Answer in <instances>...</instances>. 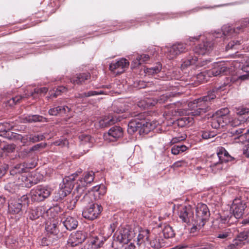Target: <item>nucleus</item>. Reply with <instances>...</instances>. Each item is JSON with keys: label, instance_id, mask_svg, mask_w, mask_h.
I'll return each instance as SVG.
<instances>
[{"label": "nucleus", "instance_id": "864d4df0", "mask_svg": "<svg viewBox=\"0 0 249 249\" xmlns=\"http://www.w3.org/2000/svg\"><path fill=\"white\" fill-rule=\"evenodd\" d=\"M3 149L7 153L12 152L15 149V145L13 144H7L3 147Z\"/></svg>", "mask_w": 249, "mask_h": 249}, {"label": "nucleus", "instance_id": "bb28decb", "mask_svg": "<svg viewBox=\"0 0 249 249\" xmlns=\"http://www.w3.org/2000/svg\"><path fill=\"white\" fill-rule=\"evenodd\" d=\"M63 223L66 229L69 231L76 229L78 225V221L71 216L66 217Z\"/></svg>", "mask_w": 249, "mask_h": 249}, {"label": "nucleus", "instance_id": "338daca9", "mask_svg": "<svg viewBox=\"0 0 249 249\" xmlns=\"http://www.w3.org/2000/svg\"><path fill=\"white\" fill-rule=\"evenodd\" d=\"M244 154L247 157H249V142H247L244 148Z\"/></svg>", "mask_w": 249, "mask_h": 249}, {"label": "nucleus", "instance_id": "bf43d9fd", "mask_svg": "<svg viewBox=\"0 0 249 249\" xmlns=\"http://www.w3.org/2000/svg\"><path fill=\"white\" fill-rule=\"evenodd\" d=\"M231 234V232L228 231H224L222 232L219 233L217 236V237L221 239H226L228 236H229Z\"/></svg>", "mask_w": 249, "mask_h": 249}, {"label": "nucleus", "instance_id": "0e129e2a", "mask_svg": "<svg viewBox=\"0 0 249 249\" xmlns=\"http://www.w3.org/2000/svg\"><path fill=\"white\" fill-rule=\"evenodd\" d=\"M125 110V108L121 106L120 107H114V111L117 113H122Z\"/></svg>", "mask_w": 249, "mask_h": 249}, {"label": "nucleus", "instance_id": "2f4dec72", "mask_svg": "<svg viewBox=\"0 0 249 249\" xmlns=\"http://www.w3.org/2000/svg\"><path fill=\"white\" fill-rule=\"evenodd\" d=\"M128 235L125 233H123L122 231H121L117 235L116 239H115L112 243V247H114V244L117 242L121 244H125L128 243Z\"/></svg>", "mask_w": 249, "mask_h": 249}, {"label": "nucleus", "instance_id": "9b49d317", "mask_svg": "<svg viewBox=\"0 0 249 249\" xmlns=\"http://www.w3.org/2000/svg\"><path fill=\"white\" fill-rule=\"evenodd\" d=\"M247 206L245 202L241 198H235L232 202L231 207V211L234 217L238 219L241 218L244 213Z\"/></svg>", "mask_w": 249, "mask_h": 249}, {"label": "nucleus", "instance_id": "603ef678", "mask_svg": "<svg viewBox=\"0 0 249 249\" xmlns=\"http://www.w3.org/2000/svg\"><path fill=\"white\" fill-rule=\"evenodd\" d=\"M201 136L202 138L204 140L212 139L214 136L213 133L207 131H202Z\"/></svg>", "mask_w": 249, "mask_h": 249}, {"label": "nucleus", "instance_id": "8fccbe9b", "mask_svg": "<svg viewBox=\"0 0 249 249\" xmlns=\"http://www.w3.org/2000/svg\"><path fill=\"white\" fill-rule=\"evenodd\" d=\"M21 99V96H16L15 97H12L9 100L7 101L6 104L7 106L12 107L14 105H15L17 103L19 102V101Z\"/></svg>", "mask_w": 249, "mask_h": 249}, {"label": "nucleus", "instance_id": "4c0bfd02", "mask_svg": "<svg viewBox=\"0 0 249 249\" xmlns=\"http://www.w3.org/2000/svg\"><path fill=\"white\" fill-rule=\"evenodd\" d=\"M178 123L181 126L190 125L193 124V118L190 116H185L179 120Z\"/></svg>", "mask_w": 249, "mask_h": 249}, {"label": "nucleus", "instance_id": "20e7f679", "mask_svg": "<svg viewBox=\"0 0 249 249\" xmlns=\"http://www.w3.org/2000/svg\"><path fill=\"white\" fill-rule=\"evenodd\" d=\"M234 160L235 158L231 156L224 147H219L217 150V156L213 158L210 167L213 172L216 173L218 171L222 169L223 163Z\"/></svg>", "mask_w": 249, "mask_h": 249}, {"label": "nucleus", "instance_id": "f03ea898", "mask_svg": "<svg viewBox=\"0 0 249 249\" xmlns=\"http://www.w3.org/2000/svg\"><path fill=\"white\" fill-rule=\"evenodd\" d=\"M94 173L91 171L85 172L84 174L83 177L80 178L76 182V187L75 190L77 192V195L75 196L74 198L67 199V208L69 210H72L75 206V204L80 198V195L82 194L86 186L90 184L94 180Z\"/></svg>", "mask_w": 249, "mask_h": 249}, {"label": "nucleus", "instance_id": "4d7b16f0", "mask_svg": "<svg viewBox=\"0 0 249 249\" xmlns=\"http://www.w3.org/2000/svg\"><path fill=\"white\" fill-rule=\"evenodd\" d=\"M142 64V61L141 59V57H140L139 55H138L137 56L136 59L133 61L132 64V67L133 68H135V67L139 66V65H140Z\"/></svg>", "mask_w": 249, "mask_h": 249}, {"label": "nucleus", "instance_id": "412c9836", "mask_svg": "<svg viewBox=\"0 0 249 249\" xmlns=\"http://www.w3.org/2000/svg\"><path fill=\"white\" fill-rule=\"evenodd\" d=\"M193 212L190 206L184 207L180 211L179 216L185 223L193 220Z\"/></svg>", "mask_w": 249, "mask_h": 249}, {"label": "nucleus", "instance_id": "f704fd0d", "mask_svg": "<svg viewBox=\"0 0 249 249\" xmlns=\"http://www.w3.org/2000/svg\"><path fill=\"white\" fill-rule=\"evenodd\" d=\"M230 133L232 136H237V137H239L243 133H244L245 134L249 133V127L247 129L241 127L237 129H232L231 130Z\"/></svg>", "mask_w": 249, "mask_h": 249}, {"label": "nucleus", "instance_id": "dca6fc26", "mask_svg": "<svg viewBox=\"0 0 249 249\" xmlns=\"http://www.w3.org/2000/svg\"><path fill=\"white\" fill-rule=\"evenodd\" d=\"M123 136V130L119 126H114L108 131L107 135H105V139H108L110 141H115Z\"/></svg>", "mask_w": 249, "mask_h": 249}, {"label": "nucleus", "instance_id": "c756f323", "mask_svg": "<svg viewBox=\"0 0 249 249\" xmlns=\"http://www.w3.org/2000/svg\"><path fill=\"white\" fill-rule=\"evenodd\" d=\"M58 222L54 220L48 221L46 223L45 229L46 231L51 234H56L58 232L57 228Z\"/></svg>", "mask_w": 249, "mask_h": 249}, {"label": "nucleus", "instance_id": "e433bc0d", "mask_svg": "<svg viewBox=\"0 0 249 249\" xmlns=\"http://www.w3.org/2000/svg\"><path fill=\"white\" fill-rule=\"evenodd\" d=\"M187 147L184 145H175L171 149V152L176 155L185 151Z\"/></svg>", "mask_w": 249, "mask_h": 249}, {"label": "nucleus", "instance_id": "f257e3e1", "mask_svg": "<svg viewBox=\"0 0 249 249\" xmlns=\"http://www.w3.org/2000/svg\"><path fill=\"white\" fill-rule=\"evenodd\" d=\"M228 83H223L221 85L216 86L208 92L207 95L190 102L188 106V114L192 116H198L207 112L210 108L212 101L214 99L219 92L226 89L224 86Z\"/></svg>", "mask_w": 249, "mask_h": 249}, {"label": "nucleus", "instance_id": "72a5a7b5", "mask_svg": "<svg viewBox=\"0 0 249 249\" xmlns=\"http://www.w3.org/2000/svg\"><path fill=\"white\" fill-rule=\"evenodd\" d=\"M165 238H169L174 236L175 233L172 228L169 225H166L162 230Z\"/></svg>", "mask_w": 249, "mask_h": 249}, {"label": "nucleus", "instance_id": "052dcab7", "mask_svg": "<svg viewBox=\"0 0 249 249\" xmlns=\"http://www.w3.org/2000/svg\"><path fill=\"white\" fill-rule=\"evenodd\" d=\"M185 164V162L183 160L178 161L175 162L172 166V167L175 169L177 168L181 167Z\"/></svg>", "mask_w": 249, "mask_h": 249}, {"label": "nucleus", "instance_id": "0eeeda50", "mask_svg": "<svg viewBox=\"0 0 249 249\" xmlns=\"http://www.w3.org/2000/svg\"><path fill=\"white\" fill-rule=\"evenodd\" d=\"M196 225L200 228L202 227L209 219L210 213L207 206L203 203H198L196 209Z\"/></svg>", "mask_w": 249, "mask_h": 249}, {"label": "nucleus", "instance_id": "7c9ffc66", "mask_svg": "<svg viewBox=\"0 0 249 249\" xmlns=\"http://www.w3.org/2000/svg\"><path fill=\"white\" fill-rule=\"evenodd\" d=\"M249 78V73H247L246 74L240 75L239 76H230L226 77V81L224 83H228V84H226L224 86V88L226 89V87H230L231 85V83H233L236 82L238 80H245Z\"/></svg>", "mask_w": 249, "mask_h": 249}, {"label": "nucleus", "instance_id": "4be33fe9", "mask_svg": "<svg viewBox=\"0 0 249 249\" xmlns=\"http://www.w3.org/2000/svg\"><path fill=\"white\" fill-rule=\"evenodd\" d=\"M31 168V167L28 166L25 163L18 164L11 169L10 174L13 176H16V178H18L20 175L27 172L29 168Z\"/></svg>", "mask_w": 249, "mask_h": 249}, {"label": "nucleus", "instance_id": "5701e85b", "mask_svg": "<svg viewBox=\"0 0 249 249\" xmlns=\"http://www.w3.org/2000/svg\"><path fill=\"white\" fill-rule=\"evenodd\" d=\"M80 143V146L83 149L86 153L89 151V148L92 147V140L90 136L85 134H81L79 136Z\"/></svg>", "mask_w": 249, "mask_h": 249}, {"label": "nucleus", "instance_id": "4468645a", "mask_svg": "<svg viewBox=\"0 0 249 249\" xmlns=\"http://www.w3.org/2000/svg\"><path fill=\"white\" fill-rule=\"evenodd\" d=\"M129 65V62L127 59L122 58L118 60L113 61L109 65V70L120 74L124 71L125 68L128 67Z\"/></svg>", "mask_w": 249, "mask_h": 249}, {"label": "nucleus", "instance_id": "13d9d810", "mask_svg": "<svg viewBox=\"0 0 249 249\" xmlns=\"http://www.w3.org/2000/svg\"><path fill=\"white\" fill-rule=\"evenodd\" d=\"M211 126L212 127L215 129H218L220 127V126L218 123V121L217 120L214 115L213 116L212 121L211 122Z\"/></svg>", "mask_w": 249, "mask_h": 249}, {"label": "nucleus", "instance_id": "c85d7f7f", "mask_svg": "<svg viewBox=\"0 0 249 249\" xmlns=\"http://www.w3.org/2000/svg\"><path fill=\"white\" fill-rule=\"evenodd\" d=\"M22 207V204L19 202V200L12 201L9 204V212L13 214L18 213L21 211Z\"/></svg>", "mask_w": 249, "mask_h": 249}, {"label": "nucleus", "instance_id": "de8ad7c7", "mask_svg": "<svg viewBox=\"0 0 249 249\" xmlns=\"http://www.w3.org/2000/svg\"><path fill=\"white\" fill-rule=\"evenodd\" d=\"M58 112V115L63 116V115L71 111V108L67 106H57L56 107Z\"/></svg>", "mask_w": 249, "mask_h": 249}, {"label": "nucleus", "instance_id": "1a4fd4ad", "mask_svg": "<svg viewBox=\"0 0 249 249\" xmlns=\"http://www.w3.org/2000/svg\"><path fill=\"white\" fill-rule=\"evenodd\" d=\"M75 176L71 175L63 178L62 183L60 184V189L58 192V197L57 200L62 199L69 194L74 187Z\"/></svg>", "mask_w": 249, "mask_h": 249}, {"label": "nucleus", "instance_id": "37998d69", "mask_svg": "<svg viewBox=\"0 0 249 249\" xmlns=\"http://www.w3.org/2000/svg\"><path fill=\"white\" fill-rule=\"evenodd\" d=\"M48 90V89L46 87H43L41 88H36L34 89V92L31 93V96L34 98L36 97L37 95H41L42 94H45Z\"/></svg>", "mask_w": 249, "mask_h": 249}, {"label": "nucleus", "instance_id": "473e14b6", "mask_svg": "<svg viewBox=\"0 0 249 249\" xmlns=\"http://www.w3.org/2000/svg\"><path fill=\"white\" fill-rule=\"evenodd\" d=\"M19 187L17 181L16 183L15 182H10L5 185L4 188L7 192L13 194L18 189Z\"/></svg>", "mask_w": 249, "mask_h": 249}, {"label": "nucleus", "instance_id": "cd10ccee", "mask_svg": "<svg viewBox=\"0 0 249 249\" xmlns=\"http://www.w3.org/2000/svg\"><path fill=\"white\" fill-rule=\"evenodd\" d=\"M245 241L249 242V232L248 231H243L239 233L236 238L234 240L233 245L234 246H239Z\"/></svg>", "mask_w": 249, "mask_h": 249}, {"label": "nucleus", "instance_id": "aec40b11", "mask_svg": "<svg viewBox=\"0 0 249 249\" xmlns=\"http://www.w3.org/2000/svg\"><path fill=\"white\" fill-rule=\"evenodd\" d=\"M86 237L82 231H77L74 233L71 234L68 243L71 246L75 247L82 243L85 240Z\"/></svg>", "mask_w": 249, "mask_h": 249}, {"label": "nucleus", "instance_id": "58836bf2", "mask_svg": "<svg viewBox=\"0 0 249 249\" xmlns=\"http://www.w3.org/2000/svg\"><path fill=\"white\" fill-rule=\"evenodd\" d=\"M241 40H232L228 43L226 47L227 51L230 50H237L241 45Z\"/></svg>", "mask_w": 249, "mask_h": 249}, {"label": "nucleus", "instance_id": "f3484780", "mask_svg": "<svg viewBox=\"0 0 249 249\" xmlns=\"http://www.w3.org/2000/svg\"><path fill=\"white\" fill-rule=\"evenodd\" d=\"M214 43L210 41H204L197 46L194 49V53L203 55L211 51L213 48Z\"/></svg>", "mask_w": 249, "mask_h": 249}, {"label": "nucleus", "instance_id": "39448f33", "mask_svg": "<svg viewBox=\"0 0 249 249\" xmlns=\"http://www.w3.org/2000/svg\"><path fill=\"white\" fill-rule=\"evenodd\" d=\"M249 27V18L242 19L239 21L234 28L229 25H224L222 27V33H216L213 35L215 39L219 38L222 35L226 36L231 35L233 33H239L245 31L246 28Z\"/></svg>", "mask_w": 249, "mask_h": 249}, {"label": "nucleus", "instance_id": "b1692460", "mask_svg": "<svg viewBox=\"0 0 249 249\" xmlns=\"http://www.w3.org/2000/svg\"><path fill=\"white\" fill-rule=\"evenodd\" d=\"M119 121L120 120L116 116L113 117L111 115H108L100 119L99 121V125L101 128L107 127Z\"/></svg>", "mask_w": 249, "mask_h": 249}, {"label": "nucleus", "instance_id": "a878e982", "mask_svg": "<svg viewBox=\"0 0 249 249\" xmlns=\"http://www.w3.org/2000/svg\"><path fill=\"white\" fill-rule=\"evenodd\" d=\"M90 74L89 72L79 73L76 75L75 77L70 79L71 82L74 84H81L86 80L89 79Z\"/></svg>", "mask_w": 249, "mask_h": 249}, {"label": "nucleus", "instance_id": "ddd939ff", "mask_svg": "<svg viewBox=\"0 0 249 249\" xmlns=\"http://www.w3.org/2000/svg\"><path fill=\"white\" fill-rule=\"evenodd\" d=\"M186 44L183 43H177L168 48L166 52L167 57L169 59L175 58L177 55L187 51Z\"/></svg>", "mask_w": 249, "mask_h": 249}, {"label": "nucleus", "instance_id": "e2e57ef3", "mask_svg": "<svg viewBox=\"0 0 249 249\" xmlns=\"http://www.w3.org/2000/svg\"><path fill=\"white\" fill-rule=\"evenodd\" d=\"M141 57V59L142 63H146L150 59V57L148 55L146 54H143L139 55Z\"/></svg>", "mask_w": 249, "mask_h": 249}, {"label": "nucleus", "instance_id": "79ce46f5", "mask_svg": "<svg viewBox=\"0 0 249 249\" xmlns=\"http://www.w3.org/2000/svg\"><path fill=\"white\" fill-rule=\"evenodd\" d=\"M235 112L238 117L241 118L242 116L249 114V108L244 107H239L235 108Z\"/></svg>", "mask_w": 249, "mask_h": 249}, {"label": "nucleus", "instance_id": "c03bdc74", "mask_svg": "<svg viewBox=\"0 0 249 249\" xmlns=\"http://www.w3.org/2000/svg\"><path fill=\"white\" fill-rule=\"evenodd\" d=\"M161 69V65L160 63H159L155 67L147 68L146 72L149 74L158 73L160 71Z\"/></svg>", "mask_w": 249, "mask_h": 249}, {"label": "nucleus", "instance_id": "393cba45", "mask_svg": "<svg viewBox=\"0 0 249 249\" xmlns=\"http://www.w3.org/2000/svg\"><path fill=\"white\" fill-rule=\"evenodd\" d=\"M198 60V56L195 55L194 53H192L186 58L182 60L181 68L183 70L191 65L195 64Z\"/></svg>", "mask_w": 249, "mask_h": 249}, {"label": "nucleus", "instance_id": "ea45409f", "mask_svg": "<svg viewBox=\"0 0 249 249\" xmlns=\"http://www.w3.org/2000/svg\"><path fill=\"white\" fill-rule=\"evenodd\" d=\"M14 127V125L9 123H0V132H6L12 130Z\"/></svg>", "mask_w": 249, "mask_h": 249}, {"label": "nucleus", "instance_id": "a19ab883", "mask_svg": "<svg viewBox=\"0 0 249 249\" xmlns=\"http://www.w3.org/2000/svg\"><path fill=\"white\" fill-rule=\"evenodd\" d=\"M243 122H244V120L242 118L239 117L234 118L231 121L229 120L228 124L230 126L235 127L240 126L243 123Z\"/></svg>", "mask_w": 249, "mask_h": 249}, {"label": "nucleus", "instance_id": "a18cd8bd", "mask_svg": "<svg viewBox=\"0 0 249 249\" xmlns=\"http://www.w3.org/2000/svg\"><path fill=\"white\" fill-rule=\"evenodd\" d=\"M43 119L42 116L37 115H29L26 117L27 121L29 123L41 122L42 121Z\"/></svg>", "mask_w": 249, "mask_h": 249}, {"label": "nucleus", "instance_id": "2eb2a0df", "mask_svg": "<svg viewBox=\"0 0 249 249\" xmlns=\"http://www.w3.org/2000/svg\"><path fill=\"white\" fill-rule=\"evenodd\" d=\"M230 73V70L223 63H216L213 68L208 71L207 74L209 77L217 76Z\"/></svg>", "mask_w": 249, "mask_h": 249}, {"label": "nucleus", "instance_id": "9d476101", "mask_svg": "<svg viewBox=\"0 0 249 249\" xmlns=\"http://www.w3.org/2000/svg\"><path fill=\"white\" fill-rule=\"evenodd\" d=\"M102 207L97 203H92L86 207L82 212L83 216L89 220L96 219L101 213Z\"/></svg>", "mask_w": 249, "mask_h": 249}, {"label": "nucleus", "instance_id": "6e6552de", "mask_svg": "<svg viewBox=\"0 0 249 249\" xmlns=\"http://www.w3.org/2000/svg\"><path fill=\"white\" fill-rule=\"evenodd\" d=\"M38 176L39 174L36 172L31 174L25 172L18 177L17 182L19 186L29 188L40 181L41 178H38Z\"/></svg>", "mask_w": 249, "mask_h": 249}, {"label": "nucleus", "instance_id": "a211bd4d", "mask_svg": "<svg viewBox=\"0 0 249 249\" xmlns=\"http://www.w3.org/2000/svg\"><path fill=\"white\" fill-rule=\"evenodd\" d=\"M170 97L171 94L169 93H166L160 95L158 99H156V100H153V102H151L150 100L145 101H143L142 102H141L138 105L139 107L142 106L144 107H148L149 106H154L155 104L158 102L160 104L165 103L167 101Z\"/></svg>", "mask_w": 249, "mask_h": 249}, {"label": "nucleus", "instance_id": "423d86ee", "mask_svg": "<svg viewBox=\"0 0 249 249\" xmlns=\"http://www.w3.org/2000/svg\"><path fill=\"white\" fill-rule=\"evenodd\" d=\"M51 193V189L48 186L38 185L31 190V199L33 202L43 201L50 196Z\"/></svg>", "mask_w": 249, "mask_h": 249}, {"label": "nucleus", "instance_id": "5fc2aeb1", "mask_svg": "<svg viewBox=\"0 0 249 249\" xmlns=\"http://www.w3.org/2000/svg\"><path fill=\"white\" fill-rule=\"evenodd\" d=\"M46 146V143H38V144H37L33 146L30 149V151H37L40 148H43L45 147Z\"/></svg>", "mask_w": 249, "mask_h": 249}, {"label": "nucleus", "instance_id": "3c124183", "mask_svg": "<svg viewBox=\"0 0 249 249\" xmlns=\"http://www.w3.org/2000/svg\"><path fill=\"white\" fill-rule=\"evenodd\" d=\"M229 113V109L227 107L223 108L218 110L215 115L221 117H228V115Z\"/></svg>", "mask_w": 249, "mask_h": 249}, {"label": "nucleus", "instance_id": "69168bd1", "mask_svg": "<svg viewBox=\"0 0 249 249\" xmlns=\"http://www.w3.org/2000/svg\"><path fill=\"white\" fill-rule=\"evenodd\" d=\"M48 112L50 115L53 116H57L58 115V112H57L56 107L50 109Z\"/></svg>", "mask_w": 249, "mask_h": 249}, {"label": "nucleus", "instance_id": "c9c22d12", "mask_svg": "<svg viewBox=\"0 0 249 249\" xmlns=\"http://www.w3.org/2000/svg\"><path fill=\"white\" fill-rule=\"evenodd\" d=\"M230 133L232 136H237V137H239L243 133H244L245 134L249 133V127L247 129L241 127L237 129H232L231 130Z\"/></svg>", "mask_w": 249, "mask_h": 249}, {"label": "nucleus", "instance_id": "680f3d73", "mask_svg": "<svg viewBox=\"0 0 249 249\" xmlns=\"http://www.w3.org/2000/svg\"><path fill=\"white\" fill-rule=\"evenodd\" d=\"M55 145L64 146L68 144V142L67 140H59L54 142Z\"/></svg>", "mask_w": 249, "mask_h": 249}, {"label": "nucleus", "instance_id": "6e6d98bb", "mask_svg": "<svg viewBox=\"0 0 249 249\" xmlns=\"http://www.w3.org/2000/svg\"><path fill=\"white\" fill-rule=\"evenodd\" d=\"M19 137L21 140V142L23 143L24 145L29 144L30 142L29 135H26L23 136H19Z\"/></svg>", "mask_w": 249, "mask_h": 249}, {"label": "nucleus", "instance_id": "6ab92c4d", "mask_svg": "<svg viewBox=\"0 0 249 249\" xmlns=\"http://www.w3.org/2000/svg\"><path fill=\"white\" fill-rule=\"evenodd\" d=\"M143 243H149L151 246L155 248L160 247L159 244H154L149 239V232L148 230H144L140 232L137 237V244L139 245Z\"/></svg>", "mask_w": 249, "mask_h": 249}, {"label": "nucleus", "instance_id": "7ed1b4c3", "mask_svg": "<svg viewBox=\"0 0 249 249\" xmlns=\"http://www.w3.org/2000/svg\"><path fill=\"white\" fill-rule=\"evenodd\" d=\"M133 116L136 118L131 120L128 124L127 130L129 133L133 134L136 131H138L140 134L147 133L153 129L151 123L143 119L144 115L142 113H134Z\"/></svg>", "mask_w": 249, "mask_h": 249}, {"label": "nucleus", "instance_id": "f8f14e48", "mask_svg": "<svg viewBox=\"0 0 249 249\" xmlns=\"http://www.w3.org/2000/svg\"><path fill=\"white\" fill-rule=\"evenodd\" d=\"M54 210L52 208H47L44 206H38L32 208L29 212V217L30 219L34 220L38 218L40 216H48L49 212Z\"/></svg>", "mask_w": 249, "mask_h": 249}, {"label": "nucleus", "instance_id": "09e8293b", "mask_svg": "<svg viewBox=\"0 0 249 249\" xmlns=\"http://www.w3.org/2000/svg\"><path fill=\"white\" fill-rule=\"evenodd\" d=\"M214 116L216 118L217 120L218 121V123L220 127H223L228 123V117L219 116L216 115H215Z\"/></svg>", "mask_w": 249, "mask_h": 249}, {"label": "nucleus", "instance_id": "49530a36", "mask_svg": "<svg viewBox=\"0 0 249 249\" xmlns=\"http://www.w3.org/2000/svg\"><path fill=\"white\" fill-rule=\"evenodd\" d=\"M104 94L106 93L102 90H100L99 91L90 90L88 92H84V98H85Z\"/></svg>", "mask_w": 249, "mask_h": 249}, {"label": "nucleus", "instance_id": "774afa93", "mask_svg": "<svg viewBox=\"0 0 249 249\" xmlns=\"http://www.w3.org/2000/svg\"><path fill=\"white\" fill-rule=\"evenodd\" d=\"M29 136L30 142L35 143L37 142L36 135L30 134L29 135Z\"/></svg>", "mask_w": 249, "mask_h": 249}]
</instances>
